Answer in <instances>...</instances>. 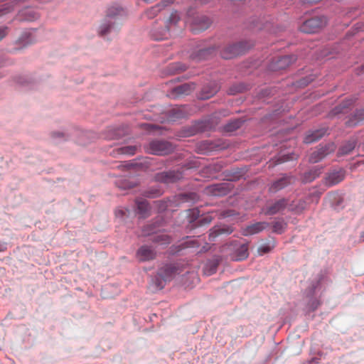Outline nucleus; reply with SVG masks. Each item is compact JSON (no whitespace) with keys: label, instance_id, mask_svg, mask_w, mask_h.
<instances>
[{"label":"nucleus","instance_id":"nucleus-3","mask_svg":"<svg viewBox=\"0 0 364 364\" xmlns=\"http://www.w3.org/2000/svg\"><path fill=\"white\" fill-rule=\"evenodd\" d=\"M327 23V19L325 16H316L305 21L300 26V31L306 33H311L318 32L320 29L323 28Z\"/></svg>","mask_w":364,"mask_h":364},{"label":"nucleus","instance_id":"nucleus-2","mask_svg":"<svg viewBox=\"0 0 364 364\" xmlns=\"http://www.w3.org/2000/svg\"><path fill=\"white\" fill-rule=\"evenodd\" d=\"M182 270L178 264H166L161 267L157 273V275L152 280L151 288L153 292H156L158 290L162 289L165 283L167 281H171L177 274L181 273Z\"/></svg>","mask_w":364,"mask_h":364},{"label":"nucleus","instance_id":"nucleus-22","mask_svg":"<svg viewBox=\"0 0 364 364\" xmlns=\"http://www.w3.org/2000/svg\"><path fill=\"white\" fill-rule=\"evenodd\" d=\"M357 144L355 139H350L343 144L338 151L339 155H347L349 154L355 147Z\"/></svg>","mask_w":364,"mask_h":364},{"label":"nucleus","instance_id":"nucleus-17","mask_svg":"<svg viewBox=\"0 0 364 364\" xmlns=\"http://www.w3.org/2000/svg\"><path fill=\"white\" fill-rule=\"evenodd\" d=\"M249 255L248 245H240L232 255V259L235 261H242L247 258Z\"/></svg>","mask_w":364,"mask_h":364},{"label":"nucleus","instance_id":"nucleus-36","mask_svg":"<svg viewBox=\"0 0 364 364\" xmlns=\"http://www.w3.org/2000/svg\"><path fill=\"white\" fill-rule=\"evenodd\" d=\"M179 18L178 14L177 12H173L171 14L168 21L170 23L176 24L179 21Z\"/></svg>","mask_w":364,"mask_h":364},{"label":"nucleus","instance_id":"nucleus-23","mask_svg":"<svg viewBox=\"0 0 364 364\" xmlns=\"http://www.w3.org/2000/svg\"><path fill=\"white\" fill-rule=\"evenodd\" d=\"M137 205L138 213L143 217L146 218L149 215L150 210L149 205L146 200H137L136 201Z\"/></svg>","mask_w":364,"mask_h":364},{"label":"nucleus","instance_id":"nucleus-31","mask_svg":"<svg viewBox=\"0 0 364 364\" xmlns=\"http://www.w3.org/2000/svg\"><path fill=\"white\" fill-rule=\"evenodd\" d=\"M136 146H128L119 149V151L122 154L134 155L136 152Z\"/></svg>","mask_w":364,"mask_h":364},{"label":"nucleus","instance_id":"nucleus-40","mask_svg":"<svg viewBox=\"0 0 364 364\" xmlns=\"http://www.w3.org/2000/svg\"><path fill=\"white\" fill-rule=\"evenodd\" d=\"M6 243L5 242H0V252H4L6 250Z\"/></svg>","mask_w":364,"mask_h":364},{"label":"nucleus","instance_id":"nucleus-8","mask_svg":"<svg viewBox=\"0 0 364 364\" xmlns=\"http://www.w3.org/2000/svg\"><path fill=\"white\" fill-rule=\"evenodd\" d=\"M189 222L196 223L197 226H203L209 225L213 219V217L210 214H206L199 217V210L198 209H193L190 210Z\"/></svg>","mask_w":364,"mask_h":364},{"label":"nucleus","instance_id":"nucleus-14","mask_svg":"<svg viewBox=\"0 0 364 364\" xmlns=\"http://www.w3.org/2000/svg\"><path fill=\"white\" fill-rule=\"evenodd\" d=\"M345 176L346 171L343 169H339L330 173L326 178V181L329 185L333 186L341 182Z\"/></svg>","mask_w":364,"mask_h":364},{"label":"nucleus","instance_id":"nucleus-18","mask_svg":"<svg viewBox=\"0 0 364 364\" xmlns=\"http://www.w3.org/2000/svg\"><path fill=\"white\" fill-rule=\"evenodd\" d=\"M287 204V202L285 199H280L274 203L273 204L269 205L267 210L264 211L266 215H274L282 210H283Z\"/></svg>","mask_w":364,"mask_h":364},{"label":"nucleus","instance_id":"nucleus-12","mask_svg":"<svg viewBox=\"0 0 364 364\" xmlns=\"http://www.w3.org/2000/svg\"><path fill=\"white\" fill-rule=\"evenodd\" d=\"M269 226V223L266 222H257L247 226L242 230V235L247 236L255 235L265 230Z\"/></svg>","mask_w":364,"mask_h":364},{"label":"nucleus","instance_id":"nucleus-19","mask_svg":"<svg viewBox=\"0 0 364 364\" xmlns=\"http://www.w3.org/2000/svg\"><path fill=\"white\" fill-rule=\"evenodd\" d=\"M364 122V109H359L346 122L348 127H355Z\"/></svg>","mask_w":364,"mask_h":364},{"label":"nucleus","instance_id":"nucleus-33","mask_svg":"<svg viewBox=\"0 0 364 364\" xmlns=\"http://www.w3.org/2000/svg\"><path fill=\"white\" fill-rule=\"evenodd\" d=\"M272 247L269 245H262L258 248L259 255H262L264 254L268 253L271 251Z\"/></svg>","mask_w":364,"mask_h":364},{"label":"nucleus","instance_id":"nucleus-6","mask_svg":"<svg viewBox=\"0 0 364 364\" xmlns=\"http://www.w3.org/2000/svg\"><path fill=\"white\" fill-rule=\"evenodd\" d=\"M335 149L336 146L334 144H328L323 146H320L311 154L309 161L311 163H317L323 159L326 155L333 152Z\"/></svg>","mask_w":364,"mask_h":364},{"label":"nucleus","instance_id":"nucleus-45","mask_svg":"<svg viewBox=\"0 0 364 364\" xmlns=\"http://www.w3.org/2000/svg\"><path fill=\"white\" fill-rule=\"evenodd\" d=\"M144 1H145L146 2H148V3H149V2L152 1L153 0H144Z\"/></svg>","mask_w":364,"mask_h":364},{"label":"nucleus","instance_id":"nucleus-29","mask_svg":"<svg viewBox=\"0 0 364 364\" xmlns=\"http://www.w3.org/2000/svg\"><path fill=\"white\" fill-rule=\"evenodd\" d=\"M287 228V223L283 220H277L273 223V232L276 233H282Z\"/></svg>","mask_w":364,"mask_h":364},{"label":"nucleus","instance_id":"nucleus-26","mask_svg":"<svg viewBox=\"0 0 364 364\" xmlns=\"http://www.w3.org/2000/svg\"><path fill=\"white\" fill-rule=\"evenodd\" d=\"M151 240L159 245H168L171 242L170 237L164 232L157 233L156 235L152 236Z\"/></svg>","mask_w":364,"mask_h":364},{"label":"nucleus","instance_id":"nucleus-46","mask_svg":"<svg viewBox=\"0 0 364 364\" xmlns=\"http://www.w3.org/2000/svg\"><path fill=\"white\" fill-rule=\"evenodd\" d=\"M183 117V115H182V114H178V115L177 116V117Z\"/></svg>","mask_w":364,"mask_h":364},{"label":"nucleus","instance_id":"nucleus-7","mask_svg":"<svg viewBox=\"0 0 364 364\" xmlns=\"http://www.w3.org/2000/svg\"><path fill=\"white\" fill-rule=\"evenodd\" d=\"M296 60V57L294 55L282 56L272 60L270 68L274 71L284 70Z\"/></svg>","mask_w":364,"mask_h":364},{"label":"nucleus","instance_id":"nucleus-38","mask_svg":"<svg viewBox=\"0 0 364 364\" xmlns=\"http://www.w3.org/2000/svg\"><path fill=\"white\" fill-rule=\"evenodd\" d=\"M353 103V101L351 100H348L346 102V103L342 105L341 108L338 107L337 109H339L338 112H342V109L347 107L348 106L350 105Z\"/></svg>","mask_w":364,"mask_h":364},{"label":"nucleus","instance_id":"nucleus-44","mask_svg":"<svg viewBox=\"0 0 364 364\" xmlns=\"http://www.w3.org/2000/svg\"><path fill=\"white\" fill-rule=\"evenodd\" d=\"M177 70H180V71H183L186 70V67L183 66V67L177 68Z\"/></svg>","mask_w":364,"mask_h":364},{"label":"nucleus","instance_id":"nucleus-25","mask_svg":"<svg viewBox=\"0 0 364 364\" xmlns=\"http://www.w3.org/2000/svg\"><path fill=\"white\" fill-rule=\"evenodd\" d=\"M218 90L219 87L216 84H213L209 90H208V87H203L201 91L200 97L203 100L209 99L215 95Z\"/></svg>","mask_w":364,"mask_h":364},{"label":"nucleus","instance_id":"nucleus-9","mask_svg":"<svg viewBox=\"0 0 364 364\" xmlns=\"http://www.w3.org/2000/svg\"><path fill=\"white\" fill-rule=\"evenodd\" d=\"M183 178V173L179 171H169L158 175L157 179L166 183H174Z\"/></svg>","mask_w":364,"mask_h":364},{"label":"nucleus","instance_id":"nucleus-43","mask_svg":"<svg viewBox=\"0 0 364 364\" xmlns=\"http://www.w3.org/2000/svg\"><path fill=\"white\" fill-rule=\"evenodd\" d=\"M191 275L196 282L198 281V278L195 273H191Z\"/></svg>","mask_w":364,"mask_h":364},{"label":"nucleus","instance_id":"nucleus-1","mask_svg":"<svg viewBox=\"0 0 364 364\" xmlns=\"http://www.w3.org/2000/svg\"><path fill=\"white\" fill-rule=\"evenodd\" d=\"M125 11L119 6H111L107 9V14L99 27V34L106 35L116 30L122 24Z\"/></svg>","mask_w":364,"mask_h":364},{"label":"nucleus","instance_id":"nucleus-39","mask_svg":"<svg viewBox=\"0 0 364 364\" xmlns=\"http://www.w3.org/2000/svg\"><path fill=\"white\" fill-rule=\"evenodd\" d=\"M173 1V0H162L160 5L161 6L162 5L164 7V6H166L172 4Z\"/></svg>","mask_w":364,"mask_h":364},{"label":"nucleus","instance_id":"nucleus-24","mask_svg":"<svg viewBox=\"0 0 364 364\" xmlns=\"http://www.w3.org/2000/svg\"><path fill=\"white\" fill-rule=\"evenodd\" d=\"M243 121L241 119H235L230 120L224 127V131L226 132H232L239 129L243 124Z\"/></svg>","mask_w":364,"mask_h":364},{"label":"nucleus","instance_id":"nucleus-16","mask_svg":"<svg viewBox=\"0 0 364 364\" xmlns=\"http://www.w3.org/2000/svg\"><path fill=\"white\" fill-rule=\"evenodd\" d=\"M294 181V178L292 177H290V176L282 177V178H279V180L276 181L275 182H274L273 184L269 188V190L272 192H277V191L284 188L287 185L293 183Z\"/></svg>","mask_w":364,"mask_h":364},{"label":"nucleus","instance_id":"nucleus-28","mask_svg":"<svg viewBox=\"0 0 364 364\" xmlns=\"http://www.w3.org/2000/svg\"><path fill=\"white\" fill-rule=\"evenodd\" d=\"M218 268V262L211 261L208 262L203 267V273L206 276H210L216 272Z\"/></svg>","mask_w":364,"mask_h":364},{"label":"nucleus","instance_id":"nucleus-37","mask_svg":"<svg viewBox=\"0 0 364 364\" xmlns=\"http://www.w3.org/2000/svg\"><path fill=\"white\" fill-rule=\"evenodd\" d=\"M9 33V28L6 26L0 28V41H1Z\"/></svg>","mask_w":364,"mask_h":364},{"label":"nucleus","instance_id":"nucleus-21","mask_svg":"<svg viewBox=\"0 0 364 364\" xmlns=\"http://www.w3.org/2000/svg\"><path fill=\"white\" fill-rule=\"evenodd\" d=\"M233 231V229L230 227H214L210 230L209 237L210 240H214L217 236L222 234H230Z\"/></svg>","mask_w":364,"mask_h":364},{"label":"nucleus","instance_id":"nucleus-41","mask_svg":"<svg viewBox=\"0 0 364 364\" xmlns=\"http://www.w3.org/2000/svg\"><path fill=\"white\" fill-rule=\"evenodd\" d=\"M144 127H146V129H147L149 130H151L154 128V125L149 124H144Z\"/></svg>","mask_w":364,"mask_h":364},{"label":"nucleus","instance_id":"nucleus-34","mask_svg":"<svg viewBox=\"0 0 364 364\" xmlns=\"http://www.w3.org/2000/svg\"><path fill=\"white\" fill-rule=\"evenodd\" d=\"M309 304L311 305L309 310L314 311L319 306L320 303L317 299V297H311V300L309 301Z\"/></svg>","mask_w":364,"mask_h":364},{"label":"nucleus","instance_id":"nucleus-27","mask_svg":"<svg viewBox=\"0 0 364 364\" xmlns=\"http://www.w3.org/2000/svg\"><path fill=\"white\" fill-rule=\"evenodd\" d=\"M152 37L156 41L166 39L170 36L169 29L166 26L161 31L153 30L151 33Z\"/></svg>","mask_w":364,"mask_h":364},{"label":"nucleus","instance_id":"nucleus-15","mask_svg":"<svg viewBox=\"0 0 364 364\" xmlns=\"http://www.w3.org/2000/svg\"><path fill=\"white\" fill-rule=\"evenodd\" d=\"M326 132L327 130L324 128L309 132L306 135L304 139V142L306 144H311L315 142L317 140L320 139L321 137H323Z\"/></svg>","mask_w":364,"mask_h":364},{"label":"nucleus","instance_id":"nucleus-13","mask_svg":"<svg viewBox=\"0 0 364 364\" xmlns=\"http://www.w3.org/2000/svg\"><path fill=\"white\" fill-rule=\"evenodd\" d=\"M136 257L140 261H148L155 258L156 252L148 246H142L138 250Z\"/></svg>","mask_w":364,"mask_h":364},{"label":"nucleus","instance_id":"nucleus-10","mask_svg":"<svg viewBox=\"0 0 364 364\" xmlns=\"http://www.w3.org/2000/svg\"><path fill=\"white\" fill-rule=\"evenodd\" d=\"M194 89L195 86L193 84L184 83L174 87L170 93V97L172 98H178L185 95H188Z\"/></svg>","mask_w":364,"mask_h":364},{"label":"nucleus","instance_id":"nucleus-20","mask_svg":"<svg viewBox=\"0 0 364 364\" xmlns=\"http://www.w3.org/2000/svg\"><path fill=\"white\" fill-rule=\"evenodd\" d=\"M18 18L21 21H32L38 18V14L32 9L28 8L21 11L18 14Z\"/></svg>","mask_w":364,"mask_h":364},{"label":"nucleus","instance_id":"nucleus-42","mask_svg":"<svg viewBox=\"0 0 364 364\" xmlns=\"http://www.w3.org/2000/svg\"><path fill=\"white\" fill-rule=\"evenodd\" d=\"M185 196H188L190 197L191 199L194 200L195 198L196 197V193H190L188 195H186Z\"/></svg>","mask_w":364,"mask_h":364},{"label":"nucleus","instance_id":"nucleus-11","mask_svg":"<svg viewBox=\"0 0 364 364\" xmlns=\"http://www.w3.org/2000/svg\"><path fill=\"white\" fill-rule=\"evenodd\" d=\"M211 24V21L209 18L205 16H198L192 23L191 31L196 33L198 32L207 29Z\"/></svg>","mask_w":364,"mask_h":364},{"label":"nucleus","instance_id":"nucleus-30","mask_svg":"<svg viewBox=\"0 0 364 364\" xmlns=\"http://www.w3.org/2000/svg\"><path fill=\"white\" fill-rule=\"evenodd\" d=\"M213 50V48H203L198 50V53L196 55H193L192 58L193 59L196 60H202L205 59L208 54H210L212 51Z\"/></svg>","mask_w":364,"mask_h":364},{"label":"nucleus","instance_id":"nucleus-35","mask_svg":"<svg viewBox=\"0 0 364 364\" xmlns=\"http://www.w3.org/2000/svg\"><path fill=\"white\" fill-rule=\"evenodd\" d=\"M186 245L184 247H198L199 246V241L198 239H189L186 242Z\"/></svg>","mask_w":364,"mask_h":364},{"label":"nucleus","instance_id":"nucleus-5","mask_svg":"<svg viewBox=\"0 0 364 364\" xmlns=\"http://www.w3.org/2000/svg\"><path fill=\"white\" fill-rule=\"evenodd\" d=\"M247 49L244 42H239L225 47L221 51V56L225 59H230L244 53Z\"/></svg>","mask_w":364,"mask_h":364},{"label":"nucleus","instance_id":"nucleus-32","mask_svg":"<svg viewBox=\"0 0 364 364\" xmlns=\"http://www.w3.org/2000/svg\"><path fill=\"white\" fill-rule=\"evenodd\" d=\"M161 10V5H156L153 6L151 9L148 10L146 13V16L149 18L155 17Z\"/></svg>","mask_w":364,"mask_h":364},{"label":"nucleus","instance_id":"nucleus-4","mask_svg":"<svg viewBox=\"0 0 364 364\" xmlns=\"http://www.w3.org/2000/svg\"><path fill=\"white\" fill-rule=\"evenodd\" d=\"M149 152L154 155H167L173 151L171 144L168 141L155 140L149 144Z\"/></svg>","mask_w":364,"mask_h":364}]
</instances>
